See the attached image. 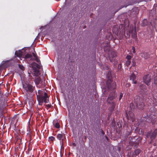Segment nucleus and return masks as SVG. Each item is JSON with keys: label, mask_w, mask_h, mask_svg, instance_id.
Returning a JSON list of instances; mask_svg holds the SVG:
<instances>
[{"label": "nucleus", "mask_w": 157, "mask_h": 157, "mask_svg": "<svg viewBox=\"0 0 157 157\" xmlns=\"http://www.w3.org/2000/svg\"><path fill=\"white\" fill-rule=\"evenodd\" d=\"M115 77V75L113 73L109 71L107 74V81L106 87L110 90H112L116 88V83L113 81V78Z\"/></svg>", "instance_id": "1"}, {"label": "nucleus", "mask_w": 157, "mask_h": 157, "mask_svg": "<svg viewBox=\"0 0 157 157\" xmlns=\"http://www.w3.org/2000/svg\"><path fill=\"white\" fill-rule=\"evenodd\" d=\"M117 97L115 91L113 90L109 94L107 100V102L112 105L111 109L113 110L115 108V103L113 101V99Z\"/></svg>", "instance_id": "2"}, {"label": "nucleus", "mask_w": 157, "mask_h": 157, "mask_svg": "<svg viewBox=\"0 0 157 157\" xmlns=\"http://www.w3.org/2000/svg\"><path fill=\"white\" fill-rule=\"evenodd\" d=\"M33 82L30 83H26L23 84V87L26 92L32 93L33 92L35 88L33 84Z\"/></svg>", "instance_id": "3"}, {"label": "nucleus", "mask_w": 157, "mask_h": 157, "mask_svg": "<svg viewBox=\"0 0 157 157\" xmlns=\"http://www.w3.org/2000/svg\"><path fill=\"white\" fill-rule=\"evenodd\" d=\"M38 93V95H37V98L39 102L40 103H42L44 101V99L46 96L47 94L46 92L44 93L42 91L39 90Z\"/></svg>", "instance_id": "4"}, {"label": "nucleus", "mask_w": 157, "mask_h": 157, "mask_svg": "<svg viewBox=\"0 0 157 157\" xmlns=\"http://www.w3.org/2000/svg\"><path fill=\"white\" fill-rule=\"evenodd\" d=\"M11 61L10 60L3 61L0 65V69L7 68L11 65Z\"/></svg>", "instance_id": "5"}, {"label": "nucleus", "mask_w": 157, "mask_h": 157, "mask_svg": "<svg viewBox=\"0 0 157 157\" xmlns=\"http://www.w3.org/2000/svg\"><path fill=\"white\" fill-rule=\"evenodd\" d=\"M28 74L29 76H31V74L33 76H39L40 73L39 69H30V71H28Z\"/></svg>", "instance_id": "6"}, {"label": "nucleus", "mask_w": 157, "mask_h": 157, "mask_svg": "<svg viewBox=\"0 0 157 157\" xmlns=\"http://www.w3.org/2000/svg\"><path fill=\"white\" fill-rule=\"evenodd\" d=\"M151 75L149 74H147L144 75L143 77L144 82L146 83L147 86L150 84V83L151 81Z\"/></svg>", "instance_id": "7"}, {"label": "nucleus", "mask_w": 157, "mask_h": 157, "mask_svg": "<svg viewBox=\"0 0 157 157\" xmlns=\"http://www.w3.org/2000/svg\"><path fill=\"white\" fill-rule=\"evenodd\" d=\"M157 133V129H156L152 133H147V137L150 136L151 140H153L155 138Z\"/></svg>", "instance_id": "8"}, {"label": "nucleus", "mask_w": 157, "mask_h": 157, "mask_svg": "<svg viewBox=\"0 0 157 157\" xmlns=\"http://www.w3.org/2000/svg\"><path fill=\"white\" fill-rule=\"evenodd\" d=\"M117 53L115 52L112 51L109 55V57L111 62H112L113 59L117 56Z\"/></svg>", "instance_id": "9"}, {"label": "nucleus", "mask_w": 157, "mask_h": 157, "mask_svg": "<svg viewBox=\"0 0 157 157\" xmlns=\"http://www.w3.org/2000/svg\"><path fill=\"white\" fill-rule=\"evenodd\" d=\"M40 66L36 63L33 62L30 65V67H31L33 69H40Z\"/></svg>", "instance_id": "10"}, {"label": "nucleus", "mask_w": 157, "mask_h": 157, "mask_svg": "<svg viewBox=\"0 0 157 157\" xmlns=\"http://www.w3.org/2000/svg\"><path fill=\"white\" fill-rule=\"evenodd\" d=\"M129 33H131V34L132 33V37L133 38L135 39H136L137 37V33L136 30H135L134 33H133V29L130 30L129 31Z\"/></svg>", "instance_id": "11"}, {"label": "nucleus", "mask_w": 157, "mask_h": 157, "mask_svg": "<svg viewBox=\"0 0 157 157\" xmlns=\"http://www.w3.org/2000/svg\"><path fill=\"white\" fill-rule=\"evenodd\" d=\"M135 102L136 106H137L138 108L140 109H143L144 106V104L142 102L140 104H139L136 101Z\"/></svg>", "instance_id": "12"}, {"label": "nucleus", "mask_w": 157, "mask_h": 157, "mask_svg": "<svg viewBox=\"0 0 157 157\" xmlns=\"http://www.w3.org/2000/svg\"><path fill=\"white\" fill-rule=\"evenodd\" d=\"M137 75V72L136 71H134L131 75L130 79L131 80H132L133 81L136 78V75Z\"/></svg>", "instance_id": "13"}, {"label": "nucleus", "mask_w": 157, "mask_h": 157, "mask_svg": "<svg viewBox=\"0 0 157 157\" xmlns=\"http://www.w3.org/2000/svg\"><path fill=\"white\" fill-rule=\"evenodd\" d=\"M40 80L41 79L38 76H36L34 80L36 84H38L39 83Z\"/></svg>", "instance_id": "14"}, {"label": "nucleus", "mask_w": 157, "mask_h": 157, "mask_svg": "<svg viewBox=\"0 0 157 157\" xmlns=\"http://www.w3.org/2000/svg\"><path fill=\"white\" fill-rule=\"evenodd\" d=\"M15 54L18 57H22L23 56L22 52L21 51H19L18 52L16 51L15 52Z\"/></svg>", "instance_id": "15"}, {"label": "nucleus", "mask_w": 157, "mask_h": 157, "mask_svg": "<svg viewBox=\"0 0 157 157\" xmlns=\"http://www.w3.org/2000/svg\"><path fill=\"white\" fill-rule=\"evenodd\" d=\"M141 54V56L146 59H147L149 57V55L147 53H144Z\"/></svg>", "instance_id": "16"}, {"label": "nucleus", "mask_w": 157, "mask_h": 157, "mask_svg": "<svg viewBox=\"0 0 157 157\" xmlns=\"http://www.w3.org/2000/svg\"><path fill=\"white\" fill-rule=\"evenodd\" d=\"M32 54L35 58V60L38 62V58L37 54H36L35 51H34V52H33Z\"/></svg>", "instance_id": "17"}, {"label": "nucleus", "mask_w": 157, "mask_h": 157, "mask_svg": "<svg viewBox=\"0 0 157 157\" xmlns=\"http://www.w3.org/2000/svg\"><path fill=\"white\" fill-rule=\"evenodd\" d=\"M43 102L45 103H48L49 102V98L47 95V96H46V98L45 97L44 98Z\"/></svg>", "instance_id": "18"}, {"label": "nucleus", "mask_w": 157, "mask_h": 157, "mask_svg": "<svg viewBox=\"0 0 157 157\" xmlns=\"http://www.w3.org/2000/svg\"><path fill=\"white\" fill-rule=\"evenodd\" d=\"M63 135L61 134H59L57 135V138L59 140H61Z\"/></svg>", "instance_id": "19"}, {"label": "nucleus", "mask_w": 157, "mask_h": 157, "mask_svg": "<svg viewBox=\"0 0 157 157\" xmlns=\"http://www.w3.org/2000/svg\"><path fill=\"white\" fill-rule=\"evenodd\" d=\"M130 117H131V120L133 122L135 120V118L134 115L132 113L130 115Z\"/></svg>", "instance_id": "20"}, {"label": "nucleus", "mask_w": 157, "mask_h": 157, "mask_svg": "<svg viewBox=\"0 0 157 157\" xmlns=\"http://www.w3.org/2000/svg\"><path fill=\"white\" fill-rule=\"evenodd\" d=\"M32 56L30 54L27 53L26 55L25 56V58H32Z\"/></svg>", "instance_id": "21"}, {"label": "nucleus", "mask_w": 157, "mask_h": 157, "mask_svg": "<svg viewBox=\"0 0 157 157\" xmlns=\"http://www.w3.org/2000/svg\"><path fill=\"white\" fill-rule=\"evenodd\" d=\"M147 25V22L146 20H144L143 21V23H142V25L144 26H145Z\"/></svg>", "instance_id": "22"}, {"label": "nucleus", "mask_w": 157, "mask_h": 157, "mask_svg": "<svg viewBox=\"0 0 157 157\" xmlns=\"http://www.w3.org/2000/svg\"><path fill=\"white\" fill-rule=\"evenodd\" d=\"M141 152V150L139 149H137L134 152L136 155H137Z\"/></svg>", "instance_id": "23"}, {"label": "nucleus", "mask_w": 157, "mask_h": 157, "mask_svg": "<svg viewBox=\"0 0 157 157\" xmlns=\"http://www.w3.org/2000/svg\"><path fill=\"white\" fill-rule=\"evenodd\" d=\"M154 83L157 85V75L155 76L154 78Z\"/></svg>", "instance_id": "24"}, {"label": "nucleus", "mask_w": 157, "mask_h": 157, "mask_svg": "<svg viewBox=\"0 0 157 157\" xmlns=\"http://www.w3.org/2000/svg\"><path fill=\"white\" fill-rule=\"evenodd\" d=\"M131 56L130 55H128L126 57V59H127V60L131 61Z\"/></svg>", "instance_id": "25"}, {"label": "nucleus", "mask_w": 157, "mask_h": 157, "mask_svg": "<svg viewBox=\"0 0 157 157\" xmlns=\"http://www.w3.org/2000/svg\"><path fill=\"white\" fill-rule=\"evenodd\" d=\"M54 126L56 128H58L60 127V125L58 123H56L54 125Z\"/></svg>", "instance_id": "26"}, {"label": "nucleus", "mask_w": 157, "mask_h": 157, "mask_svg": "<svg viewBox=\"0 0 157 157\" xmlns=\"http://www.w3.org/2000/svg\"><path fill=\"white\" fill-rule=\"evenodd\" d=\"M55 139V138L52 136L49 137L48 138V140L50 141H53Z\"/></svg>", "instance_id": "27"}, {"label": "nucleus", "mask_w": 157, "mask_h": 157, "mask_svg": "<svg viewBox=\"0 0 157 157\" xmlns=\"http://www.w3.org/2000/svg\"><path fill=\"white\" fill-rule=\"evenodd\" d=\"M131 62V61L127 60L126 62V65L128 66L130 64Z\"/></svg>", "instance_id": "28"}, {"label": "nucleus", "mask_w": 157, "mask_h": 157, "mask_svg": "<svg viewBox=\"0 0 157 157\" xmlns=\"http://www.w3.org/2000/svg\"><path fill=\"white\" fill-rule=\"evenodd\" d=\"M123 94L122 93H121L120 94V95L119 98V100H120L122 98V97H123Z\"/></svg>", "instance_id": "29"}, {"label": "nucleus", "mask_w": 157, "mask_h": 157, "mask_svg": "<svg viewBox=\"0 0 157 157\" xmlns=\"http://www.w3.org/2000/svg\"><path fill=\"white\" fill-rule=\"evenodd\" d=\"M46 106L48 108H49L51 107V104H48L46 105Z\"/></svg>", "instance_id": "30"}, {"label": "nucleus", "mask_w": 157, "mask_h": 157, "mask_svg": "<svg viewBox=\"0 0 157 157\" xmlns=\"http://www.w3.org/2000/svg\"><path fill=\"white\" fill-rule=\"evenodd\" d=\"M132 49L133 50V53H135L136 52L135 48L133 47H132Z\"/></svg>", "instance_id": "31"}, {"label": "nucleus", "mask_w": 157, "mask_h": 157, "mask_svg": "<svg viewBox=\"0 0 157 157\" xmlns=\"http://www.w3.org/2000/svg\"><path fill=\"white\" fill-rule=\"evenodd\" d=\"M18 66L20 69H23V66L21 64H19Z\"/></svg>", "instance_id": "32"}, {"label": "nucleus", "mask_w": 157, "mask_h": 157, "mask_svg": "<svg viewBox=\"0 0 157 157\" xmlns=\"http://www.w3.org/2000/svg\"><path fill=\"white\" fill-rule=\"evenodd\" d=\"M132 83L135 84H136L137 83V81H136L133 80V81H132Z\"/></svg>", "instance_id": "33"}, {"label": "nucleus", "mask_w": 157, "mask_h": 157, "mask_svg": "<svg viewBox=\"0 0 157 157\" xmlns=\"http://www.w3.org/2000/svg\"><path fill=\"white\" fill-rule=\"evenodd\" d=\"M136 65V63L134 62H132V66H133L134 67Z\"/></svg>", "instance_id": "34"}, {"label": "nucleus", "mask_w": 157, "mask_h": 157, "mask_svg": "<svg viewBox=\"0 0 157 157\" xmlns=\"http://www.w3.org/2000/svg\"><path fill=\"white\" fill-rule=\"evenodd\" d=\"M128 120H130L129 118V117H128Z\"/></svg>", "instance_id": "35"}, {"label": "nucleus", "mask_w": 157, "mask_h": 157, "mask_svg": "<svg viewBox=\"0 0 157 157\" xmlns=\"http://www.w3.org/2000/svg\"><path fill=\"white\" fill-rule=\"evenodd\" d=\"M129 25V24L128 23V26Z\"/></svg>", "instance_id": "36"}, {"label": "nucleus", "mask_w": 157, "mask_h": 157, "mask_svg": "<svg viewBox=\"0 0 157 157\" xmlns=\"http://www.w3.org/2000/svg\"><path fill=\"white\" fill-rule=\"evenodd\" d=\"M106 139H108V138L106 136Z\"/></svg>", "instance_id": "37"}, {"label": "nucleus", "mask_w": 157, "mask_h": 157, "mask_svg": "<svg viewBox=\"0 0 157 157\" xmlns=\"http://www.w3.org/2000/svg\"><path fill=\"white\" fill-rule=\"evenodd\" d=\"M142 86H140V87H141Z\"/></svg>", "instance_id": "38"}, {"label": "nucleus", "mask_w": 157, "mask_h": 157, "mask_svg": "<svg viewBox=\"0 0 157 157\" xmlns=\"http://www.w3.org/2000/svg\"><path fill=\"white\" fill-rule=\"evenodd\" d=\"M75 143H74V144H73L74 145H75Z\"/></svg>", "instance_id": "39"}, {"label": "nucleus", "mask_w": 157, "mask_h": 157, "mask_svg": "<svg viewBox=\"0 0 157 157\" xmlns=\"http://www.w3.org/2000/svg\"><path fill=\"white\" fill-rule=\"evenodd\" d=\"M75 143H74V144H73L74 145H75Z\"/></svg>", "instance_id": "40"}, {"label": "nucleus", "mask_w": 157, "mask_h": 157, "mask_svg": "<svg viewBox=\"0 0 157 157\" xmlns=\"http://www.w3.org/2000/svg\"><path fill=\"white\" fill-rule=\"evenodd\" d=\"M122 25H121V26H122Z\"/></svg>", "instance_id": "41"}, {"label": "nucleus", "mask_w": 157, "mask_h": 157, "mask_svg": "<svg viewBox=\"0 0 157 157\" xmlns=\"http://www.w3.org/2000/svg\"><path fill=\"white\" fill-rule=\"evenodd\" d=\"M156 32H157V30L156 31Z\"/></svg>", "instance_id": "42"}]
</instances>
